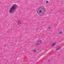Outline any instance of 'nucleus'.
Here are the masks:
<instances>
[{
	"mask_svg": "<svg viewBox=\"0 0 64 64\" xmlns=\"http://www.w3.org/2000/svg\"><path fill=\"white\" fill-rule=\"evenodd\" d=\"M48 28L49 29H50H50H52V28H51V27H49Z\"/></svg>",
	"mask_w": 64,
	"mask_h": 64,
	"instance_id": "obj_7",
	"label": "nucleus"
},
{
	"mask_svg": "<svg viewBox=\"0 0 64 64\" xmlns=\"http://www.w3.org/2000/svg\"><path fill=\"white\" fill-rule=\"evenodd\" d=\"M61 48V47L60 46V47H58V50H59L60 49V48Z\"/></svg>",
	"mask_w": 64,
	"mask_h": 64,
	"instance_id": "obj_8",
	"label": "nucleus"
},
{
	"mask_svg": "<svg viewBox=\"0 0 64 64\" xmlns=\"http://www.w3.org/2000/svg\"><path fill=\"white\" fill-rule=\"evenodd\" d=\"M42 42V41L41 40H39L36 43V45H38V44H40V43H41Z\"/></svg>",
	"mask_w": 64,
	"mask_h": 64,
	"instance_id": "obj_3",
	"label": "nucleus"
},
{
	"mask_svg": "<svg viewBox=\"0 0 64 64\" xmlns=\"http://www.w3.org/2000/svg\"><path fill=\"white\" fill-rule=\"evenodd\" d=\"M44 12V10L41 8H39L37 9V13L38 15H41V13H42Z\"/></svg>",
	"mask_w": 64,
	"mask_h": 64,
	"instance_id": "obj_2",
	"label": "nucleus"
},
{
	"mask_svg": "<svg viewBox=\"0 0 64 64\" xmlns=\"http://www.w3.org/2000/svg\"><path fill=\"white\" fill-rule=\"evenodd\" d=\"M49 3V2L46 0V3Z\"/></svg>",
	"mask_w": 64,
	"mask_h": 64,
	"instance_id": "obj_9",
	"label": "nucleus"
},
{
	"mask_svg": "<svg viewBox=\"0 0 64 64\" xmlns=\"http://www.w3.org/2000/svg\"><path fill=\"white\" fill-rule=\"evenodd\" d=\"M18 23L19 25H20V24H21V22H20V21H19L18 22Z\"/></svg>",
	"mask_w": 64,
	"mask_h": 64,
	"instance_id": "obj_5",
	"label": "nucleus"
},
{
	"mask_svg": "<svg viewBox=\"0 0 64 64\" xmlns=\"http://www.w3.org/2000/svg\"><path fill=\"white\" fill-rule=\"evenodd\" d=\"M17 8V5L14 4H13L12 6L11 7L9 10V12L10 14L13 13V11L15 10Z\"/></svg>",
	"mask_w": 64,
	"mask_h": 64,
	"instance_id": "obj_1",
	"label": "nucleus"
},
{
	"mask_svg": "<svg viewBox=\"0 0 64 64\" xmlns=\"http://www.w3.org/2000/svg\"><path fill=\"white\" fill-rule=\"evenodd\" d=\"M62 32H59V34H62Z\"/></svg>",
	"mask_w": 64,
	"mask_h": 64,
	"instance_id": "obj_6",
	"label": "nucleus"
},
{
	"mask_svg": "<svg viewBox=\"0 0 64 64\" xmlns=\"http://www.w3.org/2000/svg\"><path fill=\"white\" fill-rule=\"evenodd\" d=\"M36 50H34V52H36Z\"/></svg>",
	"mask_w": 64,
	"mask_h": 64,
	"instance_id": "obj_10",
	"label": "nucleus"
},
{
	"mask_svg": "<svg viewBox=\"0 0 64 64\" xmlns=\"http://www.w3.org/2000/svg\"><path fill=\"white\" fill-rule=\"evenodd\" d=\"M47 60L48 61V60Z\"/></svg>",
	"mask_w": 64,
	"mask_h": 64,
	"instance_id": "obj_11",
	"label": "nucleus"
},
{
	"mask_svg": "<svg viewBox=\"0 0 64 64\" xmlns=\"http://www.w3.org/2000/svg\"><path fill=\"white\" fill-rule=\"evenodd\" d=\"M55 43H54L53 44H52V46H54V45H55Z\"/></svg>",
	"mask_w": 64,
	"mask_h": 64,
	"instance_id": "obj_4",
	"label": "nucleus"
}]
</instances>
